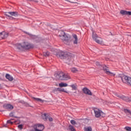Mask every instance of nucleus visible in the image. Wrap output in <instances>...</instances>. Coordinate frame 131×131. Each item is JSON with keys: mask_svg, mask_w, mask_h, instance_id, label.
Masks as SVG:
<instances>
[{"mask_svg": "<svg viewBox=\"0 0 131 131\" xmlns=\"http://www.w3.org/2000/svg\"><path fill=\"white\" fill-rule=\"evenodd\" d=\"M54 76L57 80H68V79H71L69 74L63 72H58L55 73Z\"/></svg>", "mask_w": 131, "mask_h": 131, "instance_id": "1", "label": "nucleus"}, {"mask_svg": "<svg viewBox=\"0 0 131 131\" xmlns=\"http://www.w3.org/2000/svg\"><path fill=\"white\" fill-rule=\"evenodd\" d=\"M34 46L33 45L28 42H23L21 43H16L15 45V47L17 50L19 51H22L23 50H29V49H32Z\"/></svg>", "mask_w": 131, "mask_h": 131, "instance_id": "2", "label": "nucleus"}, {"mask_svg": "<svg viewBox=\"0 0 131 131\" xmlns=\"http://www.w3.org/2000/svg\"><path fill=\"white\" fill-rule=\"evenodd\" d=\"M118 77L121 78L122 81L124 83H127L129 85H131V77L127 76L124 75L119 74Z\"/></svg>", "mask_w": 131, "mask_h": 131, "instance_id": "3", "label": "nucleus"}, {"mask_svg": "<svg viewBox=\"0 0 131 131\" xmlns=\"http://www.w3.org/2000/svg\"><path fill=\"white\" fill-rule=\"evenodd\" d=\"M57 56L60 58V59H67V60L70 59L69 53H68V52H64L62 51L58 52Z\"/></svg>", "mask_w": 131, "mask_h": 131, "instance_id": "4", "label": "nucleus"}, {"mask_svg": "<svg viewBox=\"0 0 131 131\" xmlns=\"http://www.w3.org/2000/svg\"><path fill=\"white\" fill-rule=\"evenodd\" d=\"M92 38L97 43H99L100 45L103 43V40L102 39V38L99 37L94 31H93L92 33Z\"/></svg>", "mask_w": 131, "mask_h": 131, "instance_id": "5", "label": "nucleus"}, {"mask_svg": "<svg viewBox=\"0 0 131 131\" xmlns=\"http://www.w3.org/2000/svg\"><path fill=\"white\" fill-rule=\"evenodd\" d=\"M94 111L95 117L97 118H99V117H105V113H103L102 111L98 108H94Z\"/></svg>", "mask_w": 131, "mask_h": 131, "instance_id": "6", "label": "nucleus"}, {"mask_svg": "<svg viewBox=\"0 0 131 131\" xmlns=\"http://www.w3.org/2000/svg\"><path fill=\"white\" fill-rule=\"evenodd\" d=\"M5 15L7 16V18L8 19L12 18V16L17 17L18 16V12H5Z\"/></svg>", "mask_w": 131, "mask_h": 131, "instance_id": "7", "label": "nucleus"}, {"mask_svg": "<svg viewBox=\"0 0 131 131\" xmlns=\"http://www.w3.org/2000/svg\"><path fill=\"white\" fill-rule=\"evenodd\" d=\"M115 96L116 97H118V98H119V99H122V100L126 101V102H131V98L125 97V96L121 95L118 93H115Z\"/></svg>", "mask_w": 131, "mask_h": 131, "instance_id": "8", "label": "nucleus"}, {"mask_svg": "<svg viewBox=\"0 0 131 131\" xmlns=\"http://www.w3.org/2000/svg\"><path fill=\"white\" fill-rule=\"evenodd\" d=\"M103 70L105 72L106 74H107L108 75H111V76H115V74L110 72L109 69H107L106 66L103 67Z\"/></svg>", "mask_w": 131, "mask_h": 131, "instance_id": "9", "label": "nucleus"}, {"mask_svg": "<svg viewBox=\"0 0 131 131\" xmlns=\"http://www.w3.org/2000/svg\"><path fill=\"white\" fill-rule=\"evenodd\" d=\"M9 36V33L6 32H2L0 33V40L1 39H4V38H6Z\"/></svg>", "mask_w": 131, "mask_h": 131, "instance_id": "10", "label": "nucleus"}, {"mask_svg": "<svg viewBox=\"0 0 131 131\" xmlns=\"http://www.w3.org/2000/svg\"><path fill=\"white\" fill-rule=\"evenodd\" d=\"M72 40L73 42L74 45H77L78 42V38L77 37V35L75 34H72Z\"/></svg>", "mask_w": 131, "mask_h": 131, "instance_id": "11", "label": "nucleus"}, {"mask_svg": "<svg viewBox=\"0 0 131 131\" xmlns=\"http://www.w3.org/2000/svg\"><path fill=\"white\" fill-rule=\"evenodd\" d=\"M42 117L43 120H48L49 119V121H53V118L49 117V115L47 114L42 115Z\"/></svg>", "mask_w": 131, "mask_h": 131, "instance_id": "12", "label": "nucleus"}, {"mask_svg": "<svg viewBox=\"0 0 131 131\" xmlns=\"http://www.w3.org/2000/svg\"><path fill=\"white\" fill-rule=\"evenodd\" d=\"M82 91L83 92L84 94H85L86 95H88L89 96H92V92H91V90L86 88H84L82 89Z\"/></svg>", "mask_w": 131, "mask_h": 131, "instance_id": "13", "label": "nucleus"}, {"mask_svg": "<svg viewBox=\"0 0 131 131\" xmlns=\"http://www.w3.org/2000/svg\"><path fill=\"white\" fill-rule=\"evenodd\" d=\"M56 92H64V93H66L67 94L68 93L65 89L61 88H55L53 90V93H56Z\"/></svg>", "mask_w": 131, "mask_h": 131, "instance_id": "14", "label": "nucleus"}, {"mask_svg": "<svg viewBox=\"0 0 131 131\" xmlns=\"http://www.w3.org/2000/svg\"><path fill=\"white\" fill-rule=\"evenodd\" d=\"M3 107L5 109H8L9 110H12L14 108V106L10 104H5L4 105Z\"/></svg>", "mask_w": 131, "mask_h": 131, "instance_id": "15", "label": "nucleus"}, {"mask_svg": "<svg viewBox=\"0 0 131 131\" xmlns=\"http://www.w3.org/2000/svg\"><path fill=\"white\" fill-rule=\"evenodd\" d=\"M120 13L121 15H129V16H131V11H126L124 10H121Z\"/></svg>", "mask_w": 131, "mask_h": 131, "instance_id": "16", "label": "nucleus"}, {"mask_svg": "<svg viewBox=\"0 0 131 131\" xmlns=\"http://www.w3.org/2000/svg\"><path fill=\"white\" fill-rule=\"evenodd\" d=\"M6 78H7V79H8V80H9L10 81H12V80H14L13 77L9 74H6Z\"/></svg>", "mask_w": 131, "mask_h": 131, "instance_id": "17", "label": "nucleus"}, {"mask_svg": "<svg viewBox=\"0 0 131 131\" xmlns=\"http://www.w3.org/2000/svg\"><path fill=\"white\" fill-rule=\"evenodd\" d=\"M41 128L40 130L38 129L37 127L34 128V129H32L31 131H42L45 129V126H41Z\"/></svg>", "mask_w": 131, "mask_h": 131, "instance_id": "18", "label": "nucleus"}, {"mask_svg": "<svg viewBox=\"0 0 131 131\" xmlns=\"http://www.w3.org/2000/svg\"><path fill=\"white\" fill-rule=\"evenodd\" d=\"M59 85L60 88H66V86H68V84L66 83H60Z\"/></svg>", "mask_w": 131, "mask_h": 131, "instance_id": "19", "label": "nucleus"}, {"mask_svg": "<svg viewBox=\"0 0 131 131\" xmlns=\"http://www.w3.org/2000/svg\"><path fill=\"white\" fill-rule=\"evenodd\" d=\"M96 65H97V66H99V68H100V69H102V70H103V67H105V66H103V65L100 64V62L99 61H97L96 62Z\"/></svg>", "mask_w": 131, "mask_h": 131, "instance_id": "20", "label": "nucleus"}, {"mask_svg": "<svg viewBox=\"0 0 131 131\" xmlns=\"http://www.w3.org/2000/svg\"><path fill=\"white\" fill-rule=\"evenodd\" d=\"M62 36H60L61 38V39H62V40H66V38H65V36H66V35L65 34V32H62Z\"/></svg>", "mask_w": 131, "mask_h": 131, "instance_id": "21", "label": "nucleus"}, {"mask_svg": "<svg viewBox=\"0 0 131 131\" xmlns=\"http://www.w3.org/2000/svg\"><path fill=\"white\" fill-rule=\"evenodd\" d=\"M34 100H35L36 101H37V102H40L41 103H43L45 102V100H42L40 98H37L35 97H33Z\"/></svg>", "mask_w": 131, "mask_h": 131, "instance_id": "22", "label": "nucleus"}, {"mask_svg": "<svg viewBox=\"0 0 131 131\" xmlns=\"http://www.w3.org/2000/svg\"><path fill=\"white\" fill-rule=\"evenodd\" d=\"M69 129H70L71 131H76L75 130V128H74V127L73 126L71 125H70L69 126Z\"/></svg>", "mask_w": 131, "mask_h": 131, "instance_id": "23", "label": "nucleus"}, {"mask_svg": "<svg viewBox=\"0 0 131 131\" xmlns=\"http://www.w3.org/2000/svg\"><path fill=\"white\" fill-rule=\"evenodd\" d=\"M71 71L72 72H73V73H75L76 72H77V69L75 68H72L71 69Z\"/></svg>", "mask_w": 131, "mask_h": 131, "instance_id": "24", "label": "nucleus"}, {"mask_svg": "<svg viewBox=\"0 0 131 131\" xmlns=\"http://www.w3.org/2000/svg\"><path fill=\"white\" fill-rule=\"evenodd\" d=\"M43 56H45V57H49V56L50 55V52H44L43 53Z\"/></svg>", "mask_w": 131, "mask_h": 131, "instance_id": "25", "label": "nucleus"}, {"mask_svg": "<svg viewBox=\"0 0 131 131\" xmlns=\"http://www.w3.org/2000/svg\"><path fill=\"white\" fill-rule=\"evenodd\" d=\"M41 126H43V125L40 124H38L37 125V127L38 129L40 130V129H41Z\"/></svg>", "mask_w": 131, "mask_h": 131, "instance_id": "26", "label": "nucleus"}, {"mask_svg": "<svg viewBox=\"0 0 131 131\" xmlns=\"http://www.w3.org/2000/svg\"><path fill=\"white\" fill-rule=\"evenodd\" d=\"M85 131H92L93 129H92V127L89 126L86 128H85Z\"/></svg>", "mask_w": 131, "mask_h": 131, "instance_id": "27", "label": "nucleus"}, {"mask_svg": "<svg viewBox=\"0 0 131 131\" xmlns=\"http://www.w3.org/2000/svg\"><path fill=\"white\" fill-rule=\"evenodd\" d=\"M124 113H129V114H130V115H131V112L130 111L127 110V109H125L124 110Z\"/></svg>", "mask_w": 131, "mask_h": 131, "instance_id": "28", "label": "nucleus"}, {"mask_svg": "<svg viewBox=\"0 0 131 131\" xmlns=\"http://www.w3.org/2000/svg\"><path fill=\"white\" fill-rule=\"evenodd\" d=\"M70 86H71V88H72L73 90H76L77 89L76 85H75V84L71 85Z\"/></svg>", "mask_w": 131, "mask_h": 131, "instance_id": "29", "label": "nucleus"}, {"mask_svg": "<svg viewBox=\"0 0 131 131\" xmlns=\"http://www.w3.org/2000/svg\"><path fill=\"white\" fill-rule=\"evenodd\" d=\"M71 124H73V125L76 124V122L74 120H71Z\"/></svg>", "mask_w": 131, "mask_h": 131, "instance_id": "30", "label": "nucleus"}, {"mask_svg": "<svg viewBox=\"0 0 131 131\" xmlns=\"http://www.w3.org/2000/svg\"><path fill=\"white\" fill-rule=\"evenodd\" d=\"M124 128L127 131H131V127H130L126 126Z\"/></svg>", "mask_w": 131, "mask_h": 131, "instance_id": "31", "label": "nucleus"}, {"mask_svg": "<svg viewBox=\"0 0 131 131\" xmlns=\"http://www.w3.org/2000/svg\"><path fill=\"white\" fill-rule=\"evenodd\" d=\"M18 128H19V129H23V124H20L18 125Z\"/></svg>", "mask_w": 131, "mask_h": 131, "instance_id": "32", "label": "nucleus"}, {"mask_svg": "<svg viewBox=\"0 0 131 131\" xmlns=\"http://www.w3.org/2000/svg\"><path fill=\"white\" fill-rule=\"evenodd\" d=\"M9 116H10V117H13L14 116V113H10L9 114Z\"/></svg>", "mask_w": 131, "mask_h": 131, "instance_id": "33", "label": "nucleus"}, {"mask_svg": "<svg viewBox=\"0 0 131 131\" xmlns=\"http://www.w3.org/2000/svg\"><path fill=\"white\" fill-rule=\"evenodd\" d=\"M7 123H10L11 124H13V122L11 121V120H8Z\"/></svg>", "mask_w": 131, "mask_h": 131, "instance_id": "34", "label": "nucleus"}, {"mask_svg": "<svg viewBox=\"0 0 131 131\" xmlns=\"http://www.w3.org/2000/svg\"><path fill=\"white\" fill-rule=\"evenodd\" d=\"M26 34H28V35H30V36H31V34H29V33H27V32H26Z\"/></svg>", "mask_w": 131, "mask_h": 131, "instance_id": "35", "label": "nucleus"}, {"mask_svg": "<svg viewBox=\"0 0 131 131\" xmlns=\"http://www.w3.org/2000/svg\"><path fill=\"white\" fill-rule=\"evenodd\" d=\"M71 3H72V4H73V3H74V2H71Z\"/></svg>", "mask_w": 131, "mask_h": 131, "instance_id": "36", "label": "nucleus"}, {"mask_svg": "<svg viewBox=\"0 0 131 131\" xmlns=\"http://www.w3.org/2000/svg\"><path fill=\"white\" fill-rule=\"evenodd\" d=\"M0 86H1V84H0Z\"/></svg>", "mask_w": 131, "mask_h": 131, "instance_id": "37", "label": "nucleus"}]
</instances>
